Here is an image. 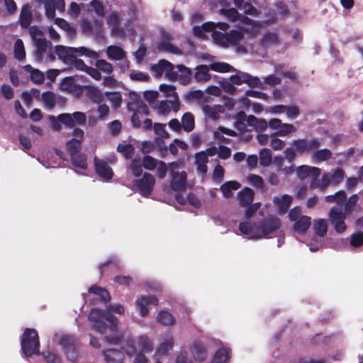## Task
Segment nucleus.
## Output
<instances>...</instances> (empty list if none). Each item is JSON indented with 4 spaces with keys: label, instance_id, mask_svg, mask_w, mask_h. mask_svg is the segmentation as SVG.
<instances>
[{
    "label": "nucleus",
    "instance_id": "7ed1b4c3",
    "mask_svg": "<svg viewBox=\"0 0 363 363\" xmlns=\"http://www.w3.org/2000/svg\"><path fill=\"white\" fill-rule=\"evenodd\" d=\"M280 225V220L277 217L269 216L262 223L241 222L239 230L248 239H260L277 230Z\"/></svg>",
    "mask_w": 363,
    "mask_h": 363
},
{
    "label": "nucleus",
    "instance_id": "13d9d810",
    "mask_svg": "<svg viewBox=\"0 0 363 363\" xmlns=\"http://www.w3.org/2000/svg\"><path fill=\"white\" fill-rule=\"evenodd\" d=\"M42 99L45 106L51 109L55 104V96L52 92H45L42 95Z\"/></svg>",
    "mask_w": 363,
    "mask_h": 363
},
{
    "label": "nucleus",
    "instance_id": "473e14b6",
    "mask_svg": "<svg viewBox=\"0 0 363 363\" xmlns=\"http://www.w3.org/2000/svg\"><path fill=\"white\" fill-rule=\"evenodd\" d=\"M230 359V352L227 348L218 350L213 358V363H225Z\"/></svg>",
    "mask_w": 363,
    "mask_h": 363
},
{
    "label": "nucleus",
    "instance_id": "393cba45",
    "mask_svg": "<svg viewBox=\"0 0 363 363\" xmlns=\"http://www.w3.org/2000/svg\"><path fill=\"white\" fill-rule=\"evenodd\" d=\"M240 184L236 181H228L220 186V191L225 198H230L233 191L240 188Z\"/></svg>",
    "mask_w": 363,
    "mask_h": 363
},
{
    "label": "nucleus",
    "instance_id": "4c0bfd02",
    "mask_svg": "<svg viewBox=\"0 0 363 363\" xmlns=\"http://www.w3.org/2000/svg\"><path fill=\"white\" fill-rule=\"evenodd\" d=\"M157 49L160 51L170 52L173 54H181V50L173 45L168 40H163L157 45Z\"/></svg>",
    "mask_w": 363,
    "mask_h": 363
},
{
    "label": "nucleus",
    "instance_id": "a878e982",
    "mask_svg": "<svg viewBox=\"0 0 363 363\" xmlns=\"http://www.w3.org/2000/svg\"><path fill=\"white\" fill-rule=\"evenodd\" d=\"M247 122L250 126L254 128L257 131L265 130L268 126L266 120L257 118L252 115L248 116Z\"/></svg>",
    "mask_w": 363,
    "mask_h": 363
},
{
    "label": "nucleus",
    "instance_id": "a18cd8bd",
    "mask_svg": "<svg viewBox=\"0 0 363 363\" xmlns=\"http://www.w3.org/2000/svg\"><path fill=\"white\" fill-rule=\"evenodd\" d=\"M157 321L164 325H171L174 324L175 320L169 312L161 311L157 315Z\"/></svg>",
    "mask_w": 363,
    "mask_h": 363
},
{
    "label": "nucleus",
    "instance_id": "37998d69",
    "mask_svg": "<svg viewBox=\"0 0 363 363\" xmlns=\"http://www.w3.org/2000/svg\"><path fill=\"white\" fill-rule=\"evenodd\" d=\"M71 160L74 167L81 169L86 168V157L85 155L79 153L73 154V155L71 156Z\"/></svg>",
    "mask_w": 363,
    "mask_h": 363
},
{
    "label": "nucleus",
    "instance_id": "3c124183",
    "mask_svg": "<svg viewBox=\"0 0 363 363\" xmlns=\"http://www.w3.org/2000/svg\"><path fill=\"white\" fill-rule=\"evenodd\" d=\"M29 33L34 44L39 43V42L46 40L44 38L41 30L37 26H31L29 29Z\"/></svg>",
    "mask_w": 363,
    "mask_h": 363
},
{
    "label": "nucleus",
    "instance_id": "338daca9",
    "mask_svg": "<svg viewBox=\"0 0 363 363\" xmlns=\"http://www.w3.org/2000/svg\"><path fill=\"white\" fill-rule=\"evenodd\" d=\"M129 76L132 80L138 82H145L149 79L148 74L138 70H131Z\"/></svg>",
    "mask_w": 363,
    "mask_h": 363
},
{
    "label": "nucleus",
    "instance_id": "6e6552de",
    "mask_svg": "<svg viewBox=\"0 0 363 363\" xmlns=\"http://www.w3.org/2000/svg\"><path fill=\"white\" fill-rule=\"evenodd\" d=\"M155 183V177L149 173H145L142 179L134 182L133 185L142 195L147 196L152 192Z\"/></svg>",
    "mask_w": 363,
    "mask_h": 363
},
{
    "label": "nucleus",
    "instance_id": "dca6fc26",
    "mask_svg": "<svg viewBox=\"0 0 363 363\" xmlns=\"http://www.w3.org/2000/svg\"><path fill=\"white\" fill-rule=\"evenodd\" d=\"M45 13L48 18H53L55 15V10L63 11L65 10L64 0H45Z\"/></svg>",
    "mask_w": 363,
    "mask_h": 363
},
{
    "label": "nucleus",
    "instance_id": "58836bf2",
    "mask_svg": "<svg viewBox=\"0 0 363 363\" xmlns=\"http://www.w3.org/2000/svg\"><path fill=\"white\" fill-rule=\"evenodd\" d=\"M177 69L180 74L178 73L177 79L182 84L189 83L191 77V71L189 68L183 65H177Z\"/></svg>",
    "mask_w": 363,
    "mask_h": 363
},
{
    "label": "nucleus",
    "instance_id": "052dcab7",
    "mask_svg": "<svg viewBox=\"0 0 363 363\" xmlns=\"http://www.w3.org/2000/svg\"><path fill=\"white\" fill-rule=\"evenodd\" d=\"M296 131V128L294 125L289 123H282L279 130L275 133L279 136L284 137Z\"/></svg>",
    "mask_w": 363,
    "mask_h": 363
},
{
    "label": "nucleus",
    "instance_id": "a211bd4d",
    "mask_svg": "<svg viewBox=\"0 0 363 363\" xmlns=\"http://www.w3.org/2000/svg\"><path fill=\"white\" fill-rule=\"evenodd\" d=\"M202 111L211 119L217 120L225 112V108L222 105H204Z\"/></svg>",
    "mask_w": 363,
    "mask_h": 363
},
{
    "label": "nucleus",
    "instance_id": "e433bc0d",
    "mask_svg": "<svg viewBox=\"0 0 363 363\" xmlns=\"http://www.w3.org/2000/svg\"><path fill=\"white\" fill-rule=\"evenodd\" d=\"M219 13L223 15L226 18L232 22H235L240 18V15L238 11L234 8L225 9L221 8L219 10Z\"/></svg>",
    "mask_w": 363,
    "mask_h": 363
},
{
    "label": "nucleus",
    "instance_id": "aec40b11",
    "mask_svg": "<svg viewBox=\"0 0 363 363\" xmlns=\"http://www.w3.org/2000/svg\"><path fill=\"white\" fill-rule=\"evenodd\" d=\"M106 52L108 58L113 61H122L126 57V52L117 45L108 46Z\"/></svg>",
    "mask_w": 363,
    "mask_h": 363
},
{
    "label": "nucleus",
    "instance_id": "5fc2aeb1",
    "mask_svg": "<svg viewBox=\"0 0 363 363\" xmlns=\"http://www.w3.org/2000/svg\"><path fill=\"white\" fill-rule=\"evenodd\" d=\"M278 135L272 133L270 135V146L274 150H281L285 146V143L278 138Z\"/></svg>",
    "mask_w": 363,
    "mask_h": 363
},
{
    "label": "nucleus",
    "instance_id": "7c9ffc66",
    "mask_svg": "<svg viewBox=\"0 0 363 363\" xmlns=\"http://www.w3.org/2000/svg\"><path fill=\"white\" fill-rule=\"evenodd\" d=\"M196 361H203L206 357L205 347L199 342H194L191 348Z\"/></svg>",
    "mask_w": 363,
    "mask_h": 363
},
{
    "label": "nucleus",
    "instance_id": "f3484780",
    "mask_svg": "<svg viewBox=\"0 0 363 363\" xmlns=\"http://www.w3.org/2000/svg\"><path fill=\"white\" fill-rule=\"evenodd\" d=\"M238 26L241 30L251 35H255L260 29L261 25L247 17H242Z\"/></svg>",
    "mask_w": 363,
    "mask_h": 363
},
{
    "label": "nucleus",
    "instance_id": "4be33fe9",
    "mask_svg": "<svg viewBox=\"0 0 363 363\" xmlns=\"http://www.w3.org/2000/svg\"><path fill=\"white\" fill-rule=\"evenodd\" d=\"M210 66L199 65L195 69L194 78L197 82H205L210 80L211 76L209 74Z\"/></svg>",
    "mask_w": 363,
    "mask_h": 363
},
{
    "label": "nucleus",
    "instance_id": "2eb2a0df",
    "mask_svg": "<svg viewBox=\"0 0 363 363\" xmlns=\"http://www.w3.org/2000/svg\"><path fill=\"white\" fill-rule=\"evenodd\" d=\"M292 202V197L284 194L274 196L273 203L279 214L285 213L289 209Z\"/></svg>",
    "mask_w": 363,
    "mask_h": 363
},
{
    "label": "nucleus",
    "instance_id": "e2e57ef3",
    "mask_svg": "<svg viewBox=\"0 0 363 363\" xmlns=\"http://www.w3.org/2000/svg\"><path fill=\"white\" fill-rule=\"evenodd\" d=\"M168 68L167 66H164V74L165 77L169 79V80H175L177 79L178 77V69H177V67H174L172 63L169 62Z\"/></svg>",
    "mask_w": 363,
    "mask_h": 363
},
{
    "label": "nucleus",
    "instance_id": "cd10ccee",
    "mask_svg": "<svg viewBox=\"0 0 363 363\" xmlns=\"http://www.w3.org/2000/svg\"><path fill=\"white\" fill-rule=\"evenodd\" d=\"M36 50L35 52V59L38 62H42L48 48L51 45V43L46 40L39 42V43L34 44Z\"/></svg>",
    "mask_w": 363,
    "mask_h": 363
},
{
    "label": "nucleus",
    "instance_id": "ea45409f",
    "mask_svg": "<svg viewBox=\"0 0 363 363\" xmlns=\"http://www.w3.org/2000/svg\"><path fill=\"white\" fill-rule=\"evenodd\" d=\"M87 96L94 103H100L104 99L103 93L94 86H89L86 91Z\"/></svg>",
    "mask_w": 363,
    "mask_h": 363
},
{
    "label": "nucleus",
    "instance_id": "bf43d9fd",
    "mask_svg": "<svg viewBox=\"0 0 363 363\" xmlns=\"http://www.w3.org/2000/svg\"><path fill=\"white\" fill-rule=\"evenodd\" d=\"M95 65L99 71L106 74H111L113 69V65L105 60H98Z\"/></svg>",
    "mask_w": 363,
    "mask_h": 363
},
{
    "label": "nucleus",
    "instance_id": "f704fd0d",
    "mask_svg": "<svg viewBox=\"0 0 363 363\" xmlns=\"http://www.w3.org/2000/svg\"><path fill=\"white\" fill-rule=\"evenodd\" d=\"M182 127L186 132H191L194 128V118L189 113H185L182 118Z\"/></svg>",
    "mask_w": 363,
    "mask_h": 363
},
{
    "label": "nucleus",
    "instance_id": "69168bd1",
    "mask_svg": "<svg viewBox=\"0 0 363 363\" xmlns=\"http://www.w3.org/2000/svg\"><path fill=\"white\" fill-rule=\"evenodd\" d=\"M89 292L98 295L104 302H106L110 299L108 292L104 289L96 286H92L89 289Z\"/></svg>",
    "mask_w": 363,
    "mask_h": 363
},
{
    "label": "nucleus",
    "instance_id": "680f3d73",
    "mask_svg": "<svg viewBox=\"0 0 363 363\" xmlns=\"http://www.w3.org/2000/svg\"><path fill=\"white\" fill-rule=\"evenodd\" d=\"M14 55L16 59L21 60L25 57V49L23 41L18 39L14 44Z\"/></svg>",
    "mask_w": 363,
    "mask_h": 363
},
{
    "label": "nucleus",
    "instance_id": "bb28decb",
    "mask_svg": "<svg viewBox=\"0 0 363 363\" xmlns=\"http://www.w3.org/2000/svg\"><path fill=\"white\" fill-rule=\"evenodd\" d=\"M332 157V152L328 149H321L313 152L312 155V161L313 163L318 164L328 160Z\"/></svg>",
    "mask_w": 363,
    "mask_h": 363
},
{
    "label": "nucleus",
    "instance_id": "09e8293b",
    "mask_svg": "<svg viewBox=\"0 0 363 363\" xmlns=\"http://www.w3.org/2000/svg\"><path fill=\"white\" fill-rule=\"evenodd\" d=\"M278 37L275 33H265L261 40V43L264 47H269L276 45L278 43Z\"/></svg>",
    "mask_w": 363,
    "mask_h": 363
},
{
    "label": "nucleus",
    "instance_id": "39448f33",
    "mask_svg": "<svg viewBox=\"0 0 363 363\" xmlns=\"http://www.w3.org/2000/svg\"><path fill=\"white\" fill-rule=\"evenodd\" d=\"M183 167L181 161L174 162L169 164V169L172 174L171 185L174 190L181 191L185 189L186 185V174L184 171L179 172Z\"/></svg>",
    "mask_w": 363,
    "mask_h": 363
},
{
    "label": "nucleus",
    "instance_id": "6e6d98bb",
    "mask_svg": "<svg viewBox=\"0 0 363 363\" xmlns=\"http://www.w3.org/2000/svg\"><path fill=\"white\" fill-rule=\"evenodd\" d=\"M118 152H121L125 158H130L134 153V148L130 144L121 143L117 147Z\"/></svg>",
    "mask_w": 363,
    "mask_h": 363
},
{
    "label": "nucleus",
    "instance_id": "423d86ee",
    "mask_svg": "<svg viewBox=\"0 0 363 363\" xmlns=\"http://www.w3.org/2000/svg\"><path fill=\"white\" fill-rule=\"evenodd\" d=\"M320 169L308 165H301L296 169V174L298 179L301 180L306 178L311 179L310 186L311 189H318V187H319L318 177L320 176Z\"/></svg>",
    "mask_w": 363,
    "mask_h": 363
},
{
    "label": "nucleus",
    "instance_id": "c9c22d12",
    "mask_svg": "<svg viewBox=\"0 0 363 363\" xmlns=\"http://www.w3.org/2000/svg\"><path fill=\"white\" fill-rule=\"evenodd\" d=\"M311 218L308 216H301L294 224V230L298 233H304L311 225Z\"/></svg>",
    "mask_w": 363,
    "mask_h": 363
},
{
    "label": "nucleus",
    "instance_id": "6ab92c4d",
    "mask_svg": "<svg viewBox=\"0 0 363 363\" xmlns=\"http://www.w3.org/2000/svg\"><path fill=\"white\" fill-rule=\"evenodd\" d=\"M95 167L97 174L104 179H110L113 177V171L107 163L95 158Z\"/></svg>",
    "mask_w": 363,
    "mask_h": 363
},
{
    "label": "nucleus",
    "instance_id": "0e129e2a",
    "mask_svg": "<svg viewBox=\"0 0 363 363\" xmlns=\"http://www.w3.org/2000/svg\"><path fill=\"white\" fill-rule=\"evenodd\" d=\"M142 163L143 161L138 158L133 159L130 162V169L135 177H139L142 174Z\"/></svg>",
    "mask_w": 363,
    "mask_h": 363
},
{
    "label": "nucleus",
    "instance_id": "79ce46f5",
    "mask_svg": "<svg viewBox=\"0 0 363 363\" xmlns=\"http://www.w3.org/2000/svg\"><path fill=\"white\" fill-rule=\"evenodd\" d=\"M259 162L263 167H268L272 162V152L268 148H263L259 151Z\"/></svg>",
    "mask_w": 363,
    "mask_h": 363
},
{
    "label": "nucleus",
    "instance_id": "49530a36",
    "mask_svg": "<svg viewBox=\"0 0 363 363\" xmlns=\"http://www.w3.org/2000/svg\"><path fill=\"white\" fill-rule=\"evenodd\" d=\"M55 23L56 25H57L59 27H60L64 30L67 31L68 35L73 38L75 35L76 30L75 29L71 26L65 20L60 18H57L55 20Z\"/></svg>",
    "mask_w": 363,
    "mask_h": 363
},
{
    "label": "nucleus",
    "instance_id": "c85d7f7f",
    "mask_svg": "<svg viewBox=\"0 0 363 363\" xmlns=\"http://www.w3.org/2000/svg\"><path fill=\"white\" fill-rule=\"evenodd\" d=\"M105 361L110 362H123L129 361L125 358H123V354L117 350H108L104 352Z\"/></svg>",
    "mask_w": 363,
    "mask_h": 363
},
{
    "label": "nucleus",
    "instance_id": "f257e3e1",
    "mask_svg": "<svg viewBox=\"0 0 363 363\" xmlns=\"http://www.w3.org/2000/svg\"><path fill=\"white\" fill-rule=\"evenodd\" d=\"M113 312L118 314H123L125 308L121 304L111 305L107 308V313H104L99 309H92L89 315V319L93 323L94 329L100 334H106L108 331L110 335L105 336L104 340L110 344L117 345L119 343L121 335L117 330V318L110 314Z\"/></svg>",
    "mask_w": 363,
    "mask_h": 363
},
{
    "label": "nucleus",
    "instance_id": "4d7b16f0",
    "mask_svg": "<svg viewBox=\"0 0 363 363\" xmlns=\"http://www.w3.org/2000/svg\"><path fill=\"white\" fill-rule=\"evenodd\" d=\"M247 182L253 186L262 189L264 188V181L260 176L256 174H250L246 178Z\"/></svg>",
    "mask_w": 363,
    "mask_h": 363
},
{
    "label": "nucleus",
    "instance_id": "1a4fd4ad",
    "mask_svg": "<svg viewBox=\"0 0 363 363\" xmlns=\"http://www.w3.org/2000/svg\"><path fill=\"white\" fill-rule=\"evenodd\" d=\"M329 216L337 233H342L346 230V225L344 222L345 214L342 212V208L333 207L330 211Z\"/></svg>",
    "mask_w": 363,
    "mask_h": 363
},
{
    "label": "nucleus",
    "instance_id": "864d4df0",
    "mask_svg": "<svg viewBox=\"0 0 363 363\" xmlns=\"http://www.w3.org/2000/svg\"><path fill=\"white\" fill-rule=\"evenodd\" d=\"M346 194L345 191H340L334 195H329L325 197L327 202H336L338 204L344 203L346 201Z\"/></svg>",
    "mask_w": 363,
    "mask_h": 363
},
{
    "label": "nucleus",
    "instance_id": "2f4dec72",
    "mask_svg": "<svg viewBox=\"0 0 363 363\" xmlns=\"http://www.w3.org/2000/svg\"><path fill=\"white\" fill-rule=\"evenodd\" d=\"M196 163L197 165V169L201 174H204L207 171L206 163L208 161L207 155L206 152H200L196 155Z\"/></svg>",
    "mask_w": 363,
    "mask_h": 363
},
{
    "label": "nucleus",
    "instance_id": "c03bdc74",
    "mask_svg": "<svg viewBox=\"0 0 363 363\" xmlns=\"http://www.w3.org/2000/svg\"><path fill=\"white\" fill-rule=\"evenodd\" d=\"M314 229L315 233L320 236L323 237L325 235L328 230L327 221L324 219H318L314 222Z\"/></svg>",
    "mask_w": 363,
    "mask_h": 363
},
{
    "label": "nucleus",
    "instance_id": "603ef678",
    "mask_svg": "<svg viewBox=\"0 0 363 363\" xmlns=\"http://www.w3.org/2000/svg\"><path fill=\"white\" fill-rule=\"evenodd\" d=\"M224 134L233 136L235 135V132L226 128L220 127L214 132V138L220 141L226 142L223 136Z\"/></svg>",
    "mask_w": 363,
    "mask_h": 363
},
{
    "label": "nucleus",
    "instance_id": "9d476101",
    "mask_svg": "<svg viewBox=\"0 0 363 363\" xmlns=\"http://www.w3.org/2000/svg\"><path fill=\"white\" fill-rule=\"evenodd\" d=\"M230 80L232 83L236 85H240L242 84H247L250 86L261 87L262 82L259 78L252 77L250 74L238 71L235 74L232 75L230 77Z\"/></svg>",
    "mask_w": 363,
    "mask_h": 363
},
{
    "label": "nucleus",
    "instance_id": "ddd939ff",
    "mask_svg": "<svg viewBox=\"0 0 363 363\" xmlns=\"http://www.w3.org/2000/svg\"><path fill=\"white\" fill-rule=\"evenodd\" d=\"M292 145L294 146L296 152L302 154L318 148L320 143L317 139L310 140L298 139L294 140Z\"/></svg>",
    "mask_w": 363,
    "mask_h": 363
},
{
    "label": "nucleus",
    "instance_id": "c756f323",
    "mask_svg": "<svg viewBox=\"0 0 363 363\" xmlns=\"http://www.w3.org/2000/svg\"><path fill=\"white\" fill-rule=\"evenodd\" d=\"M76 58L77 57H85L92 60H96L99 57V54L90 48L86 47L75 48Z\"/></svg>",
    "mask_w": 363,
    "mask_h": 363
},
{
    "label": "nucleus",
    "instance_id": "8fccbe9b",
    "mask_svg": "<svg viewBox=\"0 0 363 363\" xmlns=\"http://www.w3.org/2000/svg\"><path fill=\"white\" fill-rule=\"evenodd\" d=\"M29 33L34 44L39 43V42L46 40L44 38L41 30L37 26H31L29 29Z\"/></svg>",
    "mask_w": 363,
    "mask_h": 363
},
{
    "label": "nucleus",
    "instance_id": "412c9836",
    "mask_svg": "<svg viewBox=\"0 0 363 363\" xmlns=\"http://www.w3.org/2000/svg\"><path fill=\"white\" fill-rule=\"evenodd\" d=\"M285 158L282 156H275L273 159V163L275 165L277 171L283 173L285 175L289 174L294 172L293 164H285Z\"/></svg>",
    "mask_w": 363,
    "mask_h": 363
},
{
    "label": "nucleus",
    "instance_id": "f8f14e48",
    "mask_svg": "<svg viewBox=\"0 0 363 363\" xmlns=\"http://www.w3.org/2000/svg\"><path fill=\"white\" fill-rule=\"evenodd\" d=\"M55 50L58 58L67 65H70L73 59L76 58L75 48L74 47L57 45Z\"/></svg>",
    "mask_w": 363,
    "mask_h": 363
},
{
    "label": "nucleus",
    "instance_id": "20e7f679",
    "mask_svg": "<svg viewBox=\"0 0 363 363\" xmlns=\"http://www.w3.org/2000/svg\"><path fill=\"white\" fill-rule=\"evenodd\" d=\"M40 342L36 330L27 328L21 338V352L26 357H30L39 352Z\"/></svg>",
    "mask_w": 363,
    "mask_h": 363
},
{
    "label": "nucleus",
    "instance_id": "f03ea898",
    "mask_svg": "<svg viewBox=\"0 0 363 363\" xmlns=\"http://www.w3.org/2000/svg\"><path fill=\"white\" fill-rule=\"evenodd\" d=\"M228 27L229 26L226 23L219 22L215 23L209 21L204 23L201 27L195 26L193 28V32L198 37L205 38L206 32L212 31L211 36L213 42L218 45L227 48L230 45L239 44L243 39V34L240 31L233 30L229 33L224 34L216 30L219 28L221 30L225 31Z\"/></svg>",
    "mask_w": 363,
    "mask_h": 363
},
{
    "label": "nucleus",
    "instance_id": "5701e85b",
    "mask_svg": "<svg viewBox=\"0 0 363 363\" xmlns=\"http://www.w3.org/2000/svg\"><path fill=\"white\" fill-rule=\"evenodd\" d=\"M33 19L31 7L28 4L23 5L19 17V22L22 27H28Z\"/></svg>",
    "mask_w": 363,
    "mask_h": 363
},
{
    "label": "nucleus",
    "instance_id": "de8ad7c7",
    "mask_svg": "<svg viewBox=\"0 0 363 363\" xmlns=\"http://www.w3.org/2000/svg\"><path fill=\"white\" fill-rule=\"evenodd\" d=\"M164 66H169V62L165 60H161L158 62L157 64L152 65L151 67V71L153 75L156 77L162 76V74L164 73Z\"/></svg>",
    "mask_w": 363,
    "mask_h": 363
},
{
    "label": "nucleus",
    "instance_id": "b1692460",
    "mask_svg": "<svg viewBox=\"0 0 363 363\" xmlns=\"http://www.w3.org/2000/svg\"><path fill=\"white\" fill-rule=\"evenodd\" d=\"M238 198L239 203L241 206H248L253 201L254 191L248 187L244 188L242 191H240L238 193Z\"/></svg>",
    "mask_w": 363,
    "mask_h": 363
},
{
    "label": "nucleus",
    "instance_id": "0eeeda50",
    "mask_svg": "<svg viewBox=\"0 0 363 363\" xmlns=\"http://www.w3.org/2000/svg\"><path fill=\"white\" fill-rule=\"evenodd\" d=\"M343 177V170L340 168L333 169L330 172H325L319 180V187L318 188L323 190L329 184H338L342 181Z\"/></svg>",
    "mask_w": 363,
    "mask_h": 363
},
{
    "label": "nucleus",
    "instance_id": "774afa93",
    "mask_svg": "<svg viewBox=\"0 0 363 363\" xmlns=\"http://www.w3.org/2000/svg\"><path fill=\"white\" fill-rule=\"evenodd\" d=\"M81 143L82 141L78 140L77 138H72L67 143V146L71 156L73 155V154L78 153V151L81 148Z\"/></svg>",
    "mask_w": 363,
    "mask_h": 363
},
{
    "label": "nucleus",
    "instance_id": "a19ab883",
    "mask_svg": "<svg viewBox=\"0 0 363 363\" xmlns=\"http://www.w3.org/2000/svg\"><path fill=\"white\" fill-rule=\"evenodd\" d=\"M148 108L143 105L141 106V111H138V112H135L133 114L131 117V121L133 125L136 128H140L141 127V122H140V118L142 116H147L148 114Z\"/></svg>",
    "mask_w": 363,
    "mask_h": 363
},
{
    "label": "nucleus",
    "instance_id": "9b49d317",
    "mask_svg": "<svg viewBox=\"0 0 363 363\" xmlns=\"http://www.w3.org/2000/svg\"><path fill=\"white\" fill-rule=\"evenodd\" d=\"M158 304L157 298L154 296H139L135 301V306L141 316L145 317L148 314L147 306L150 305L157 306Z\"/></svg>",
    "mask_w": 363,
    "mask_h": 363
},
{
    "label": "nucleus",
    "instance_id": "4468645a",
    "mask_svg": "<svg viewBox=\"0 0 363 363\" xmlns=\"http://www.w3.org/2000/svg\"><path fill=\"white\" fill-rule=\"evenodd\" d=\"M156 108L160 115L166 116L171 110L178 111L180 108V102L178 97H175L173 100L162 101L157 104Z\"/></svg>",
    "mask_w": 363,
    "mask_h": 363
},
{
    "label": "nucleus",
    "instance_id": "72a5a7b5",
    "mask_svg": "<svg viewBox=\"0 0 363 363\" xmlns=\"http://www.w3.org/2000/svg\"><path fill=\"white\" fill-rule=\"evenodd\" d=\"M211 70L217 72L225 73L235 71L230 65L223 62H215L210 64Z\"/></svg>",
    "mask_w": 363,
    "mask_h": 363
}]
</instances>
